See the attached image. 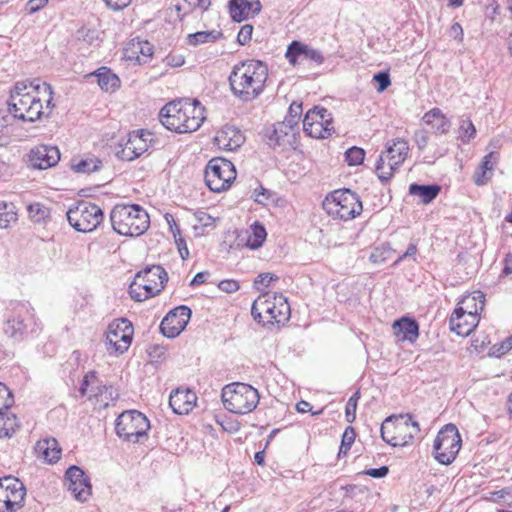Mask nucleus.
Wrapping results in <instances>:
<instances>
[{"mask_svg": "<svg viewBox=\"0 0 512 512\" xmlns=\"http://www.w3.org/2000/svg\"><path fill=\"white\" fill-rule=\"evenodd\" d=\"M50 84L39 80L19 81L11 91L8 110L15 118L34 122L48 116L54 107Z\"/></svg>", "mask_w": 512, "mask_h": 512, "instance_id": "obj_1", "label": "nucleus"}, {"mask_svg": "<svg viewBox=\"0 0 512 512\" xmlns=\"http://www.w3.org/2000/svg\"><path fill=\"white\" fill-rule=\"evenodd\" d=\"M113 230L122 236L137 237L149 228L150 218L138 204H118L110 213Z\"/></svg>", "mask_w": 512, "mask_h": 512, "instance_id": "obj_2", "label": "nucleus"}, {"mask_svg": "<svg viewBox=\"0 0 512 512\" xmlns=\"http://www.w3.org/2000/svg\"><path fill=\"white\" fill-rule=\"evenodd\" d=\"M267 66H234L229 83L235 95L244 101L255 98L267 77Z\"/></svg>", "mask_w": 512, "mask_h": 512, "instance_id": "obj_3", "label": "nucleus"}, {"mask_svg": "<svg viewBox=\"0 0 512 512\" xmlns=\"http://www.w3.org/2000/svg\"><path fill=\"white\" fill-rule=\"evenodd\" d=\"M251 314L264 326L279 324L289 319L290 305L281 293H264L253 302Z\"/></svg>", "mask_w": 512, "mask_h": 512, "instance_id": "obj_4", "label": "nucleus"}, {"mask_svg": "<svg viewBox=\"0 0 512 512\" xmlns=\"http://www.w3.org/2000/svg\"><path fill=\"white\" fill-rule=\"evenodd\" d=\"M168 281V274L160 265L147 266L139 271L129 287V294L135 301L142 302L158 295Z\"/></svg>", "mask_w": 512, "mask_h": 512, "instance_id": "obj_5", "label": "nucleus"}, {"mask_svg": "<svg viewBox=\"0 0 512 512\" xmlns=\"http://www.w3.org/2000/svg\"><path fill=\"white\" fill-rule=\"evenodd\" d=\"M419 431L418 422L413 421L409 414L391 415L383 421L380 427L381 438L393 447L410 444Z\"/></svg>", "mask_w": 512, "mask_h": 512, "instance_id": "obj_6", "label": "nucleus"}, {"mask_svg": "<svg viewBox=\"0 0 512 512\" xmlns=\"http://www.w3.org/2000/svg\"><path fill=\"white\" fill-rule=\"evenodd\" d=\"M259 392L249 384L235 382L226 385L222 390L224 407L235 414H248L259 403Z\"/></svg>", "mask_w": 512, "mask_h": 512, "instance_id": "obj_7", "label": "nucleus"}, {"mask_svg": "<svg viewBox=\"0 0 512 512\" xmlns=\"http://www.w3.org/2000/svg\"><path fill=\"white\" fill-rule=\"evenodd\" d=\"M323 208L330 216L347 221L362 212V202L350 189L335 190L325 198Z\"/></svg>", "mask_w": 512, "mask_h": 512, "instance_id": "obj_8", "label": "nucleus"}, {"mask_svg": "<svg viewBox=\"0 0 512 512\" xmlns=\"http://www.w3.org/2000/svg\"><path fill=\"white\" fill-rule=\"evenodd\" d=\"M204 107L194 99L191 103L183 105V111L177 114L168 115L160 120L162 125L176 133H189L198 130L205 120Z\"/></svg>", "mask_w": 512, "mask_h": 512, "instance_id": "obj_9", "label": "nucleus"}, {"mask_svg": "<svg viewBox=\"0 0 512 512\" xmlns=\"http://www.w3.org/2000/svg\"><path fill=\"white\" fill-rule=\"evenodd\" d=\"M150 429V422L147 417L137 411L129 410L122 412L115 423L117 435L125 441L137 443L146 436Z\"/></svg>", "mask_w": 512, "mask_h": 512, "instance_id": "obj_10", "label": "nucleus"}, {"mask_svg": "<svg viewBox=\"0 0 512 512\" xmlns=\"http://www.w3.org/2000/svg\"><path fill=\"white\" fill-rule=\"evenodd\" d=\"M461 437L454 424H446L437 434L433 452L435 459L444 465L451 464L461 448Z\"/></svg>", "mask_w": 512, "mask_h": 512, "instance_id": "obj_11", "label": "nucleus"}, {"mask_svg": "<svg viewBox=\"0 0 512 512\" xmlns=\"http://www.w3.org/2000/svg\"><path fill=\"white\" fill-rule=\"evenodd\" d=\"M69 224L79 232H91L103 221L104 214L101 208L93 203L82 201L76 207L70 208L67 213Z\"/></svg>", "mask_w": 512, "mask_h": 512, "instance_id": "obj_12", "label": "nucleus"}, {"mask_svg": "<svg viewBox=\"0 0 512 512\" xmlns=\"http://www.w3.org/2000/svg\"><path fill=\"white\" fill-rule=\"evenodd\" d=\"M204 177L211 191L221 192L229 188L236 178V169L231 161L215 157L208 162Z\"/></svg>", "mask_w": 512, "mask_h": 512, "instance_id": "obj_13", "label": "nucleus"}, {"mask_svg": "<svg viewBox=\"0 0 512 512\" xmlns=\"http://www.w3.org/2000/svg\"><path fill=\"white\" fill-rule=\"evenodd\" d=\"M37 326L34 314L30 309L25 305H19L17 313L9 316L5 321L3 331L5 335L15 341H22L29 331L36 332Z\"/></svg>", "mask_w": 512, "mask_h": 512, "instance_id": "obj_14", "label": "nucleus"}, {"mask_svg": "<svg viewBox=\"0 0 512 512\" xmlns=\"http://www.w3.org/2000/svg\"><path fill=\"white\" fill-rule=\"evenodd\" d=\"M26 489L17 478L0 479V512H16L24 503Z\"/></svg>", "mask_w": 512, "mask_h": 512, "instance_id": "obj_15", "label": "nucleus"}, {"mask_svg": "<svg viewBox=\"0 0 512 512\" xmlns=\"http://www.w3.org/2000/svg\"><path fill=\"white\" fill-rule=\"evenodd\" d=\"M65 485L73 497L85 502L91 496L92 485L84 470L76 465L70 466L65 473Z\"/></svg>", "mask_w": 512, "mask_h": 512, "instance_id": "obj_16", "label": "nucleus"}, {"mask_svg": "<svg viewBox=\"0 0 512 512\" xmlns=\"http://www.w3.org/2000/svg\"><path fill=\"white\" fill-rule=\"evenodd\" d=\"M192 311L185 305H180L171 311L162 319L160 331L167 338L177 337L187 326Z\"/></svg>", "mask_w": 512, "mask_h": 512, "instance_id": "obj_17", "label": "nucleus"}, {"mask_svg": "<svg viewBox=\"0 0 512 512\" xmlns=\"http://www.w3.org/2000/svg\"><path fill=\"white\" fill-rule=\"evenodd\" d=\"M478 324L477 308L466 311L463 307H456L449 319L450 329L459 336H468Z\"/></svg>", "mask_w": 512, "mask_h": 512, "instance_id": "obj_18", "label": "nucleus"}, {"mask_svg": "<svg viewBox=\"0 0 512 512\" xmlns=\"http://www.w3.org/2000/svg\"><path fill=\"white\" fill-rule=\"evenodd\" d=\"M285 57L289 64H296L297 60L299 59L302 61L315 62L318 64H321L325 61L321 51L297 40L292 41L288 45Z\"/></svg>", "mask_w": 512, "mask_h": 512, "instance_id": "obj_19", "label": "nucleus"}, {"mask_svg": "<svg viewBox=\"0 0 512 512\" xmlns=\"http://www.w3.org/2000/svg\"><path fill=\"white\" fill-rule=\"evenodd\" d=\"M262 9L259 0H229L228 10L234 22H242L251 16L257 15Z\"/></svg>", "mask_w": 512, "mask_h": 512, "instance_id": "obj_20", "label": "nucleus"}, {"mask_svg": "<svg viewBox=\"0 0 512 512\" xmlns=\"http://www.w3.org/2000/svg\"><path fill=\"white\" fill-rule=\"evenodd\" d=\"M197 396L189 388H177L169 397V405L179 415L188 414L195 407Z\"/></svg>", "mask_w": 512, "mask_h": 512, "instance_id": "obj_21", "label": "nucleus"}, {"mask_svg": "<svg viewBox=\"0 0 512 512\" xmlns=\"http://www.w3.org/2000/svg\"><path fill=\"white\" fill-rule=\"evenodd\" d=\"M215 143L219 148L234 151L245 142V136L235 126L225 125L215 136Z\"/></svg>", "mask_w": 512, "mask_h": 512, "instance_id": "obj_22", "label": "nucleus"}, {"mask_svg": "<svg viewBox=\"0 0 512 512\" xmlns=\"http://www.w3.org/2000/svg\"><path fill=\"white\" fill-rule=\"evenodd\" d=\"M153 45L140 39H133L125 49L124 56L128 60L135 59L138 64H146L153 55Z\"/></svg>", "mask_w": 512, "mask_h": 512, "instance_id": "obj_23", "label": "nucleus"}, {"mask_svg": "<svg viewBox=\"0 0 512 512\" xmlns=\"http://www.w3.org/2000/svg\"><path fill=\"white\" fill-rule=\"evenodd\" d=\"M60 159V153L56 147L43 146L32 150L33 166L38 169H46L54 166Z\"/></svg>", "mask_w": 512, "mask_h": 512, "instance_id": "obj_24", "label": "nucleus"}, {"mask_svg": "<svg viewBox=\"0 0 512 512\" xmlns=\"http://www.w3.org/2000/svg\"><path fill=\"white\" fill-rule=\"evenodd\" d=\"M393 331L400 340L413 343L419 336V325L414 319L402 317L394 322Z\"/></svg>", "mask_w": 512, "mask_h": 512, "instance_id": "obj_25", "label": "nucleus"}, {"mask_svg": "<svg viewBox=\"0 0 512 512\" xmlns=\"http://www.w3.org/2000/svg\"><path fill=\"white\" fill-rule=\"evenodd\" d=\"M408 150V143L403 139H396L392 144H387L384 154L388 164L396 170L406 159Z\"/></svg>", "mask_w": 512, "mask_h": 512, "instance_id": "obj_26", "label": "nucleus"}, {"mask_svg": "<svg viewBox=\"0 0 512 512\" xmlns=\"http://www.w3.org/2000/svg\"><path fill=\"white\" fill-rule=\"evenodd\" d=\"M35 450L50 464L57 462L61 456V448L55 438L39 440Z\"/></svg>", "mask_w": 512, "mask_h": 512, "instance_id": "obj_27", "label": "nucleus"}, {"mask_svg": "<svg viewBox=\"0 0 512 512\" xmlns=\"http://www.w3.org/2000/svg\"><path fill=\"white\" fill-rule=\"evenodd\" d=\"M422 120L434 129L436 133L445 134L451 128L450 120L442 113L439 108H433L426 112Z\"/></svg>", "mask_w": 512, "mask_h": 512, "instance_id": "obj_28", "label": "nucleus"}, {"mask_svg": "<svg viewBox=\"0 0 512 512\" xmlns=\"http://www.w3.org/2000/svg\"><path fill=\"white\" fill-rule=\"evenodd\" d=\"M441 187L437 184L422 185L412 183L409 186V194L420 197L424 204L432 202L440 193Z\"/></svg>", "mask_w": 512, "mask_h": 512, "instance_id": "obj_29", "label": "nucleus"}, {"mask_svg": "<svg viewBox=\"0 0 512 512\" xmlns=\"http://www.w3.org/2000/svg\"><path fill=\"white\" fill-rule=\"evenodd\" d=\"M128 141L129 145H132V149L142 155L151 146L153 134L144 129L133 131L129 133Z\"/></svg>", "mask_w": 512, "mask_h": 512, "instance_id": "obj_30", "label": "nucleus"}, {"mask_svg": "<svg viewBox=\"0 0 512 512\" xmlns=\"http://www.w3.org/2000/svg\"><path fill=\"white\" fill-rule=\"evenodd\" d=\"M97 82L102 90L109 91L119 87L120 79L107 66H100L95 73Z\"/></svg>", "mask_w": 512, "mask_h": 512, "instance_id": "obj_31", "label": "nucleus"}, {"mask_svg": "<svg viewBox=\"0 0 512 512\" xmlns=\"http://www.w3.org/2000/svg\"><path fill=\"white\" fill-rule=\"evenodd\" d=\"M304 132L312 138H328L334 132L332 123L323 124L322 122L309 123L305 122Z\"/></svg>", "mask_w": 512, "mask_h": 512, "instance_id": "obj_32", "label": "nucleus"}, {"mask_svg": "<svg viewBox=\"0 0 512 512\" xmlns=\"http://www.w3.org/2000/svg\"><path fill=\"white\" fill-rule=\"evenodd\" d=\"M223 34L218 30L198 31L187 36L189 45L197 46L204 43L215 42L222 38Z\"/></svg>", "mask_w": 512, "mask_h": 512, "instance_id": "obj_33", "label": "nucleus"}, {"mask_svg": "<svg viewBox=\"0 0 512 512\" xmlns=\"http://www.w3.org/2000/svg\"><path fill=\"white\" fill-rule=\"evenodd\" d=\"M492 155V153L485 155L478 170L475 172L474 182L478 186L486 184L491 178L493 170V164L491 162Z\"/></svg>", "mask_w": 512, "mask_h": 512, "instance_id": "obj_34", "label": "nucleus"}, {"mask_svg": "<svg viewBox=\"0 0 512 512\" xmlns=\"http://www.w3.org/2000/svg\"><path fill=\"white\" fill-rule=\"evenodd\" d=\"M123 331L121 332L118 341L114 344V349L117 353H124L130 346L132 341L133 326L127 319H121Z\"/></svg>", "mask_w": 512, "mask_h": 512, "instance_id": "obj_35", "label": "nucleus"}, {"mask_svg": "<svg viewBox=\"0 0 512 512\" xmlns=\"http://www.w3.org/2000/svg\"><path fill=\"white\" fill-rule=\"evenodd\" d=\"M266 236L267 233L265 227L259 222H255L251 226V234L247 238V247L253 250L260 248L263 245Z\"/></svg>", "mask_w": 512, "mask_h": 512, "instance_id": "obj_36", "label": "nucleus"}, {"mask_svg": "<svg viewBox=\"0 0 512 512\" xmlns=\"http://www.w3.org/2000/svg\"><path fill=\"white\" fill-rule=\"evenodd\" d=\"M102 166V161L99 158H86L75 160L71 163V169L77 173L89 174L99 170Z\"/></svg>", "mask_w": 512, "mask_h": 512, "instance_id": "obj_37", "label": "nucleus"}, {"mask_svg": "<svg viewBox=\"0 0 512 512\" xmlns=\"http://www.w3.org/2000/svg\"><path fill=\"white\" fill-rule=\"evenodd\" d=\"M100 31L95 27L84 25L76 32V38L88 45H93L99 40Z\"/></svg>", "mask_w": 512, "mask_h": 512, "instance_id": "obj_38", "label": "nucleus"}, {"mask_svg": "<svg viewBox=\"0 0 512 512\" xmlns=\"http://www.w3.org/2000/svg\"><path fill=\"white\" fill-rule=\"evenodd\" d=\"M17 220L14 206L7 202H0V228H7L11 222Z\"/></svg>", "mask_w": 512, "mask_h": 512, "instance_id": "obj_39", "label": "nucleus"}, {"mask_svg": "<svg viewBox=\"0 0 512 512\" xmlns=\"http://www.w3.org/2000/svg\"><path fill=\"white\" fill-rule=\"evenodd\" d=\"M302 103L301 102H292L288 109V114L284 118L283 122H285L290 130H293L294 127L298 125L300 116L302 114Z\"/></svg>", "mask_w": 512, "mask_h": 512, "instance_id": "obj_40", "label": "nucleus"}, {"mask_svg": "<svg viewBox=\"0 0 512 512\" xmlns=\"http://www.w3.org/2000/svg\"><path fill=\"white\" fill-rule=\"evenodd\" d=\"M14 404V397L9 388L0 382V415L4 416L5 413Z\"/></svg>", "mask_w": 512, "mask_h": 512, "instance_id": "obj_41", "label": "nucleus"}, {"mask_svg": "<svg viewBox=\"0 0 512 512\" xmlns=\"http://www.w3.org/2000/svg\"><path fill=\"white\" fill-rule=\"evenodd\" d=\"M29 217L34 222H41L49 217L50 211L47 207L40 203H32L27 207Z\"/></svg>", "mask_w": 512, "mask_h": 512, "instance_id": "obj_42", "label": "nucleus"}, {"mask_svg": "<svg viewBox=\"0 0 512 512\" xmlns=\"http://www.w3.org/2000/svg\"><path fill=\"white\" fill-rule=\"evenodd\" d=\"M365 158L364 149L353 146L345 152V161L349 166H356L363 163Z\"/></svg>", "mask_w": 512, "mask_h": 512, "instance_id": "obj_43", "label": "nucleus"}, {"mask_svg": "<svg viewBox=\"0 0 512 512\" xmlns=\"http://www.w3.org/2000/svg\"><path fill=\"white\" fill-rule=\"evenodd\" d=\"M293 130L285 122H279L274 126L273 132L269 136V141L274 145H280L283 141L284 136H287Z\"/></svg>", "mask_w": 512, "mask_h": 512, "instance_id": "obj_44", "label": "nucleus"}, {"mask_svg": "<svg viewBox=\"0 0 512 512\" xmlns=\"http://www.w3.org/2000/svg\"><path fill=\"white\" fill-rule=\"evenodd\" d=\"M385 156L383 154H381L377 160V163H376V166H375V170H376V173L378 175V178L382 181V182H385V181H388L395 169L393 167H391L389 164H387V167H385Z\"/></svg>", "mask_w": 512, "mask_h": 512, "instance_id": "obj_45", "label": "nucleus"}, {"mask_svg": "<svg viewBox=\"0 0 512 512\" xmlns=\"http://www.w3.org/2000/svg\"><path fill=\"white\" fill-rule=\"evenodd\" d=\"M476 134V128L469 118H461L459 126V136L463 142L469 141Z\"/></svg>", "mask_w": 512, "mask_h": 512, "instance_id": "obj_46", "label": "nucleus"}, {"mask_svg": "<svg viewBox=\"0 0 512 512\" xmlns=\"http://www.w3.org/2000/svg\"><path fill=\"white\" fill-rule=\"evenodd\" d=\"M372 81L376 84V91L382 93L391 85L389 70H382L374 74Z\"/></svg>", "mask_w": 512, "mask_h": 512, "instance_id": "obj_47", "label": "nucleus"}, {"mask_svg": "<svg viewBox=\"0 0 512 512\" xmlns=\"http://www.w3.org/2000/svg\"><path fill=\"white\" fill-rule=\"evenodd\" d=\"M19 427L15 415L0 420V437H11Z\"/></svg>", "mask_w": 512, "mask_h": 512, "instance_id": "obj_48", "label": "nucleus"}, {"mask_svg": "<svg viewBox=\"0 0 512 512\" xmlns=\"http://www.w3.org/2000/svg\"><path fill=\"white\" fill-rule=\"evenodd\" d=\"M252 197L256 203L261 205H268L274 200V193L269 189L264 188L262 185H259L254 190Z\"/></svg>", "mask_w": 512, "mask_h": 512, "instance_id": "obj_49", "label": "nucleus"}, {"mask_svg": "<svg viewBox=\"0 0 512 512\" xmlns=\"http://www.w3.org/2000/svg\"><path fill=\"white\" fill-rule=\"evenodd\" d=\"M359 399V392H355L347 401L345 407V417L348 423H352L356 419L357 402Z\"/></svg>", "mask_w": 512, "mask_h": 512, "instance_id": "obj_50", "label": "nucleus"}, {"mask_svg": "<svg viewBox=\"0 0 512 512\" xmlns=\"http://www.w3.org/2000/svg\"><path fill=\"white\" fill-rule=\"evenodd\" d=\"M512 349V335L490 348L489 355L501 357Z\"/></svg>", "mask_w": 512, "mask_h": 512, "instance_id": "obj_51", "label": "nucleus"}, {"mask_svg": "<svg viewBox=\"0 0 512 512\" xmlns=\"http://www.w3.org/2000/svg\"><path fill=\"white\" fill-rule=\"evenodd\" d=\"M355 436H356V434H355L354 428L351 426H348L342 435V441H341L339 454H341L342 452L344 454H346V452L351 448V445L354 443Z\"/></svg>", "mask_w": 512, "mask_h": 512, "instance_id": "obj_52", "label": "nucleus"}, {"mask_svg": "<svg viewBox=\"0 0 512 512\" xmlns=\"http://www.w3.org/2000/svg\"><path fill=\"white\" fill-rule=\"evenodd\" d=\"M108 386L106 384H102V383H98V381H96L94 384H92L91 388H90V395L88 397V400L89 401H93L95 400L96 402H103V399H100L101 397H103L104 394H106L108 392Z\"/></svg>", "mask_w": 512, "mask_h": 512, "instance_id": "obj_53", "label": "nucleus"}, {"mask_svg": "<svg viewBox=\"0 0 512 512\" xmlns=\"http://www.w3.org/2000/svg\"><path fill=\"white\" fill-rule=\"evenodd\" d=\"M116 155L121 160L132 161L139 157V153L132 149V145H129V141L125 143L124 147L116 152Z\"/></svg>", "mask_w": 512, "mask_h": 512, "instance_id": "obj_54", "label": "nucleus"}, {"mask_svg": "<svg viewBox=\"0 0 512 512\" xmlns=\"http://www.w3.org/2000/svg\"><path fill=\"white\" fill-rule=\"evenodd\" d=\"M122 327H123V325L121 324V320L109 325V330H108L106 338H107L108 343L111 344L112 346H114V344L116 342H119L118 338H119L121 332L123 331Z\"/></svg>", "mask_w": 512, "mask_h": 512, "instance_id": "obj_55", "label": "nucleus"}, {"mask_svg": "<svg viewBox=\"0 0 512 512\" xmlns=\"http://www.w3.org/2000/svg\"><path fill=\"white\" fill-rule=\"evenodd\" d=\"M180 102H170L166 104L159 112V119H165L168 117V115L177 114L178 112L183 111V105H180Z\"/></svg>", "mask_w": 512, "mask_h": 512, "instance_id": "obj_56", "label": "nucleus"}, {"mask_svg": "<svg viewBox=\"0 0 512 512\" xmlns=\"http://www.w3.org/2000/svg\"><path fill=\"white\" fill-rule=\"evenodd\" d=\"M97 381V372L96 371H89L84 377L81 382L79 392L81 396H85L88 392V389L90 385L94 384Z\"/></svg>", "mask_w": 512, "mask_h": 512, "instance_id": "obj_57", "label": "nucleus"}, {"mask_svg": "<svg viewBox=\"0 0 512 512\" xmlns=\"http://www.w3.org/2000/svg\"><path fill=\"white\" fill-rule=\"evenodd\" d=\"M278 279L279 277L273 273H262L258 275L254 284L260 290L261 288L258 285L268 287L272 281H277Z\"/></svg>", "mask_w": 512, "mask_h": 512, "instance_id": "obj_58", "label": "nucleus"}, {"mask_svg": "<svg viewBox=\"0 0 512 512\" xmlns=\"http://www.w3.org/2000/svg\"><path fill=\"white\" fill-rule=\"evenodd\" d=\"M252 32H253L252 25L246 24V25L242 26L238 33V36H237L238 42L241 45H245L248 41L251 40Z\"/></svg>", "mask_w": 512, "mask_h": 512, "instance_id": "obj_59", "label": "nucleus"}, {"mask_svg": "<svg viewBox=\"0 0 512 512\" xmlns=\"http://www.w3.org/2000/svg\"><path fill=\"white\" fill-rule=\"evenodd\" d=\"M218 287L221 291L226 293H234L239 290L240 286L239 283L236 280L227 279L222 280L218 284Z\"/></svg>", "mask_w": 512, "mask_h": 512, "instance_id": "obj_60", "label": "nucleus"}, {"mask_svg": "<svg viewBox=\"0 0 512 512\" xmlns=\"http://www.w3.org/2000/svg\"><path fill=\"white\" fill-rule=\"evenodd\" d=\"M389 473V468L387 466H381L379 468H370L364 471L365 475H368L372 478H383L387 476Z\"/></svg>", "mask_w": 512, "mask_h": 512, "instance_id": "obj_61", "label": "nucleus"}, {"mask_svg": "<svg viewBox=\"0 0 512 512\" xmlns=\"http://www.w3.org/2000/svg\"><path fill=\"white\" fill-rule=\"evenodd\" d=\"M106 5L115 11L122 10L126 8L132 0H103Z\"/></svg>", "mask_w": 512, "mask_h": 512, "instance_id": "obj_62", "label": "nucleus"}, {"mask_svg": "<svg viewBox=\"0 0 512 512\" xmlns=\"http://www.w3.org/2000/svg\"><path fill=\"white\" fill-rule=\"evenodd\" d=\"M48 3V0H29L27 3V9L30 14H34L38 12L40 9L45 7Z\"/></svg>", "mask_w": 512, "mask_h": 512, "instance_id": "obj_63", "label": "nucleus"}, {"mask_svg": "<svg viewBox=\"0 0 512 512\" xmlns=\"http://www.w3.org/2000/svg\"><path fill=\"white\" fill-rule=\"evenodd\" d=\"M503 270L501 275L502 276H508L512 274V253H507L505 255V258L503 260Z\"/></svg>", "mask_w": 512, "mask_h": 512, "instance_id": "obj_64", "label": "nucleus"}]
</instances>
